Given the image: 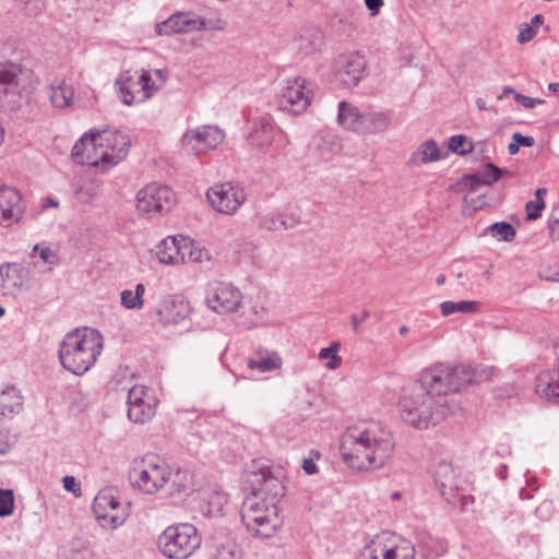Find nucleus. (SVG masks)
Segmentation results:
<instances>
[{"mask_svg": "<svg viewBox=\"0 0 559 559\" xmlns=\"http://www.w3.org/2000/svg\"><path fill=\"white\" fill-rule=\"evenodd\" d=\"M183 140H195L199 143H203L209 148H214L224 140V133L216 127L203 126L187 131L183 135Z\"/></svg>", "mask_w": 559, "mask_h": 559, "instance_id": "obj_22", "label": "nucleus"}, {"mask_svg": "<svg viewBox=\"0 0 559 559\" xmlns=\"http://www.w3.org/2000/svg\"><path fill=\"white\" fill-rule=\"evenodd\" d=\"M479 309L478 301H469V300H461L457 302L454 301H443L440 304V310L442 316L448 317L456 312L463 313H475Z\"/></svg>", "mask_w": 559, "mask_h": 559, "instance_id": "obj_35", "label": "nucleus"}, {"mask_svg": "<svg viewBox=\"0 0 559 559\" xmlns=\"http://www.w3.org/2000/svg\"><path fill=\"white\" fill-rule=\"evenodd\" d=\"M190 312L189 302L180 295L167 296L157 310L159 320L164 324H178Z\"/></svg>", "mask_w": 559, "mask_h": 559, "instance_id": "obj_18", "label": "nucleus"}, {"mask_svg": "<svg viewBox=\"0 0 559 559\" xmlns=\"http://www.w3.org/2000/svg\"><path fill=\"white\" fill-rule=\"evenodd\" d=\"M322 43V33L318 28L306 31L299 36V48L305 52L317 50Z\"/></svg>", "mask_w": 559, "mask_h": 559, "instance_id": "obj_41", "label": "nucleus"}, {"mask_svg": "<svg viewBox=\"0 0 559 559\" xmlns=\"http://www.w3.org/2000/svg\"><path fill=\"white\" fill-rule=\"evenodd\" d=\"M545 207L544 201H528L525 205L526 219L535 221L542 215V211Z\"/></svg>", "mask_w": 559, "mask_h": 559, "instance_id": "obj_50", "label": "nucleus"}, {"mask_svg": "<svg viewBox=\"0 0 559 559\" xmlns=\"http://www.w3.org/2000/svg\"><path fill=\"white\" fill-rule=\"evenodd\" d=\"M514 100L518 104H521L523 107H525L527 109L534 108L537 104H544L545 103L544 99L533 98V97L525 96V95L520 94V93H514Z\"/></svg>", "mask_w": 559, "mask_h": 559, "instance_id": "obj_53", "label": "nucleus"}, {"mask_svg": "<svg viewBox=\"0 0 559 559\" xmlns=\"http://www.w3.org/2000/svg\"><path fill=\"white\" fill-rule=\"evenodd\" d=\"M14 511V495L11 489H0V516H9Z\"/></svg>", "mask_w": 559, "mask_h": 559, "instance_id": "obj_46", "label": "nucleus"}, {"mask_svg": "<svg viewBox=\"0 0 559 559\" xmlns=\"http://www.w3.org/2000/svg\"><path fill=\"white\" fill-rule=\"evenodd\" d=\"M536 36V31L533 28V25L528 23H523L520 25V32L518 35V41L520 44H525L531 41Z\"/></svg>", "mask_w": 559, "mask_h": 559, "instance_id": "obj_52", "label": "nucleus"}, {"mask_svg": "<svg viewBox=\"0 0 559 559\" xmlns=\"http://www.w3.org/2000/svg\"><path fill=\"white\" fill-rule=\"evenodd\" d=\"M549 236L552 240H559V215L554 219H548Z\"/></svg>", "mask_w": 559, "mask_h": 559, "instance_id": "obj_56", "label": "nucleus"}, {"mask_svg": "<svg viewBox=\"0 0 559 559\" xmlns=\"http://www.w3.org/2000/svg\"><path fill=\"white\" fill-rule=\"evenodd\" d=\"M175 204V193L167 186L151 183L136 194V210L142 215L153 216L171 210Z\"/></svg>", "mask_w": 559, "mask_h": 559, "instance_id": "obj_9", "label": "nucleus"}, {"mask_svg": "<svg viewBox=\"0 0 559 559\" xmlns=\"http://www.w3.org/2000/svg\"><path fill=\"white\" fill-rule=\"evenodd\" d=\"M388 549L389 559H415V546L411 540L388 543Z\"/></svg>", "mask_w": 559, "mask_h": 559, "instance_id": "obj_38", "label": "nucleus"}, {"mask_svg": "<svg viewBox=\"0 0 559 559\" xmlns=\"http://www.w3.org/2000/svg\"><path fill=\"white\" fill-rule=\"evenodd\" d=\"M441 158L440 150L433 140H428L419 145L412 155L409 163L413 165L428 164Z\"/></svg>", "mask_w": 559, "mask_h": 559, "instance_id": "obj_31", "label": "nucleus"}, {"mask_svg": "<svg viewBox=\"0 0 559 559\" xmlns=\"http://www.w3.org/2000/svg\"><path fill=\"white\" fill-rule=\"evenodd\" d=\"M388 543L381 536L372 539L361 551L362 559H389Z\"/></svg>", "mask_w": 559, "mask_h": 559, "instance_id": "obj_37", "label": "nucleus"}, {"mask_svg": "<svg viewBox=\"0 0 559 559\" xmlns=\"http://www.w3.org/2000/svg\"><path fill=\"white\" fill-rule=\"evenodd\" d=\"M512 140L515 141L519 146L532 147L535 144V140L533 136L523 135L521 133H513Z\"/></svg>", "mask_w": 559, "mask_h": 559, "instance_id": "obj_55", "label": "nucleus"}, {"mask_svg": "<svg viewBox=\"0 0 559 559\" xmlns=\"http://www.w3.org/2000/svg\"><path fill=\"white\" fill-rule=\"evenodd\" d=\"M22 408V397L14 386H8L0 395V413L2 416H11Z\"/></svg>", "mask_w": 559, "mask_h": 559, "instance_id": "obj_33", "label": "nucleus"}, {"mask_svg": "<svg viewBox=\"0 0 559 559\" xmlns=\"http://www.w3.org/2000/svg\"><path fill=\"white\" fill-rule=\"evenodd\" d=\"M157 248V257L162 263L178 264V236L163 239Z\"/></svg>", "mask_w": 559, "mask_h": 559, "instance_id": "obj_34", "label": "nucleus"}, {"mask_svg": "<svg viewBox=\"0 0 559 559\" xmlns=\"http://www.w3.org/2000/svg\"><path fill=\"white\" fill-rule=\"evenodd\" d=\"M365 3L372 14H377L383 5V0H365Z\"/></svg>", "mask_w": 559, "mask_h": 559, "instance_id": "obj_61", "label": "nucleus"}, {"mask_svg": "<svg viewBox=\"0 0 559 559\" xmlns=\"http://www.w3.org/2000/svg\"><path fill=\"white\" fill-rule=\"evenodd\" d=\"M261 479L263 480V485L255 491L258 493V498L261 499L262 495L270 496L269 501H278V498L285 495V487L283 484L274 477L270 471H261Z\"/></svg>", "mask_w": 559, "mask_h": 559, "instance_id": "obj_27", "label": "nucleus"}, {"mask_svg": "<svg viewBox=\"0 0 559 559\" xmlns=\"http://www.w3.org/2000/svg\"><path fill=\"white\" fill-rule=\"evenodd\" d=\"M413 545L415 555L418 554V559H436L442 552L441 542L425 531L416 533Z\"/></svg>", "mask_w": 559, "mask_h": 559, "instance_id": "obj_21", "label": "nucleus"}, {"mask_svg": "<svg viewBox=\"0 0 559 559\" xmlns=\"http://www.w3.org/2000/svg\"><path fill=\"white\" fill-rule=\"evenodd\" d=\"M249 141L252 145L260 148L271 145L273 141V124L270 117L260 118L254 122V127L249 134Z\"/></svg>", "mask_w": 559, "mask_h": 559, "instance_id": "obj_24", "label": "nucleus"}, {"mask_svg": "<svg viewBox=\"0 0 559 559\" xmlns=\"http://www.w3.org/2000/svg\"><path fill=\"white\" fill-rule=\"evenodd\" d=\"M487 231L498 241H513L516 230L512 224L508 222H497L487 227Z\"/></svg>", "mask_w": 559, "mask_h": 559, "instance_id": "obj_40", "label": "nucleus"}, {"mask_svg": "<svg viewBox=\"0 0 559 559\" xmlns=\"http://www.w3.org/2000/svg\"><path fill=\"white\" fill-rule=\"evenodd\" d=\"M340 348L341 344L338 342H333L330 346L320 349L319 358L328 360L326 368L334 370L341 366L342 358L337 355Z\"/></svg>", "mask_w": 559, "mask_h": 559, "instance_id": "obj_42", "label": "nucleus"}, {"mask_svg": "<svg viewBox=\"0 0 559 559\" xmlns=\"http://www.w3.org/2000/svg\"><path fill=\"white\" fill-rule=\"evenodd\" d=\"M145 286L142 283L136 284L135 290L124 289L120 294L121 305L127 309H141L144 300L143 295Z\"/></svg>", "mask_w": 559, "mask_h": 559, "instance_id": "obj_36", "label": "nucleus"}, {"mask_svg": "<svg viewBox=\"0 0 559 559\" xmlns=\"http://www.w3.org/2000/svg\"><path fill=\"white\" fill-rule=\"evenodd\" d=\"M364 112L350 103L342 100L338 104L337 122L345 129L359 132L360 121H362Z\"/></svg>", "mask_w": 559, "mask_h": 559, "instance_id": "obj_26", "label": "nucleus"}, {"mask_svg": "<svg viewBox=\"0 0 559 559\" xmlns=\"http://www.w3.org/2000/svg\"><path fill=\"white\" fill-rule=\"evenodd\" d=\"M10 449V441L8 437V432L3 429H0V454H4Z\"/></svg>", "mask_w": 559, "mask_h": 559, "instance_id": "obj_59", "label": "nucleus"}, {"mask_svg": "<svg viewBox=\"0 0 559 559\" xmlns=\"http://www.w3.org/2000/svg\"><path fill=\"white\" fill-rule=\"evenodd\" d=\"M260 224L266 230H283L292 228L293 222H282L281 213H266L262 215Z\"/></svg>", "mask_w": 559, "mask_h": 559, "instance_id": "obj_44", "label": "nucleus"}, {"mask_svg": "<svg viewBox=\"0 0 559 559\" xmlns=\"http://www.w3.org/2000/svg\"><path fill=\"white\" fill-rule=\"evenodd\" d=\"M495 370L491 367L484 368L478 373L469 366L436 364L423 371L419 383L424 389L436 392L437 396L445 397L448 394L456 393L466 388L474 380L485 379L489 381L493 377Z\"/></svg>", "mask_w": 559, "mask_h": 559, "instance_id": "obj_3", "label": "nucleus"}, {"mask_svg": "<svg viewBox=\"0 0 559 559\" xmlns=\"http://www.w3.org/2000/svg\"><path fill=\"white\" fill-rule=\"evenodd\" d=\"M453 468L450 463L441 462L438 464L435 472V483L441 488V495L444 496L447 488H452L453 481Z\"/></svg>", "mask_w": 559, "mask_h": 559, "instance_id": "obj_39", "label": "nucleus"}, {"mask_svg": "<svg viewBox=\"0 0 559 559\" xmlns=\"http://www.w3.org/2000/svg\"><path fill=\"white\" fill-rule=\"evenodd\" d=\"M110 135H115V143L112 144V148L117 150L120 156L126 155L131 144L129 136L120 131L110 133Z\"/></svg>", "mask_w": 559, "mask_h": 559, "instance_id": "obj_48", "label": "nucleus"}, {"mask_svg": "<svg viewBox=\"0 0 559 559\" xmlns=\"http://www.w3.org/2000/svg\"><path fill=\"white\" fill-rule=\"evenodd\" d=\"M281 218H282V222H286V223L293 222L292 228L297 226L300 223L299 217L297 215H295L294 213L283 212V213H281Z\"/></svg>", "mask_w": 559, "mask_h": 559, "instance_id": "obj_60", "label": "nucleus"}, {"mask_svg": "<svg viewBox=\"0 0 559 559\" xmlns=\"http://www.w3.org/2000/svg\"><path fill=\"white\" fill-rule=\"evenodd\" d=\"M62 483H63V488L69 492H73L76 495L78 492L81 491V486L76 481L74 476H69V475L64 476L62 479Z\"/></svg>", "mask_w": 559, "mask_h": 559, "instance_id": "obj_54", "label": "nucleus"}, {"mask_svg": "<svg viewBox=\"0 0 559 559\" xmlns=\"http://www.w3.org/2000/svg\"><path fill=\"white\" fill-rule=\"evenodd\" d=\"M366 60L359 53L341 56L335 63V79L344 87L356 86L364 76Z\"/></svg>", "mask_w": 559, "mask_h": 559, "instance_id": "obj_16", "label": "nucleus"}, {"mask_svg": "<svg viewBox=\"0 0 559 559\" xmlns=\"http://www.w3.org/2000/svg\"><path fill=\"white\" fill-rule=\"evenodd\" d=\"M449 150L459 155H465L473 150V144L467 143L464 134H456L449 139Z\"/></svg>", "mask_w": 559, "mask_h": 559, "instance_id": "obj_45", "label": "nucleus"}, {"mask_svg": "<svg viewBox=\"0 0 559 559\" xmlns=\"http://www.w3.org/2000/svg\"><path fill=\"white\" fill-rule=\"evenodd\" d=\"M301 466L305 473L308 475H313L318 472L317 464L312 459H304Z\"/></svg>", "mask_w": 559, "mask_h": 559, "instance_id": "obj_58", "label": "nucleus"}, {"mask_svg": "<svg viewBox=\"0 0 559 559\" xmlns=\"http://www.w3.org/2000/svg\"><path fill=\"white\" fill-rule=\"evenodd\" d=\"M507 170L499 168L492 163H487L483 168L474 174L463 177L464 185L471 192L477 191L481 186H490L501 178Z\"/></svg>", "mask_w": 559, "mask_h": 559, "instance_id": "obj_19", "label": "nucleus"}, {"mask_svg": "<svg viewBox=\"0 0 559 559\" xmlns=\"http://www.w3.org/2000/svg\"><path fill=\"white\" fill-rule=\"evenodd\" d=\"M178 264L186 262H201L207 257V251L195 249L193 241L187 237L178 236Z\"/></svg>", "mask_w": 559, "mask_h": 559, "instance_id": "obj_30", "label": "nucleus"}, {"mask_svg": "<svg viewBox=\"0 0 559 559\" xmlns=\"http://www.w3.org/2000/svg\"><path fill=\"white\" fill-rule=\"evenodd\" d=\"M25 76L15 63L0 64V108L14 111L22 105L25 93Z\"/></svg>", "mask_w": 559, "mask_h": 559, "instance_id": "obj_8", "label": "nucleus"}, {"mask_svg": "<svg viewBox=\"0 0 559 559\" xmlns=\"http://www.w3.org/2000/svg\"><path fill=\"white\" fill-rule=\"evenodd\" d=\"M312 92L310 91L306 79L300 76L288 79L285 86L278 94L277 103L281 110L299 115L310 105Z\"/></svg>", "mask_w": 559, "mask_h": 559, "instance_id": "obj_10", "label": "nucleus"}, {"mask_svg": "<svg viewBox=\"0 0 559 559\" xmlns=\"http://www.w3.org/2000/svg\"><path fill=\"white\" fill-rule=\"evenodd\" d=\"M390 126V117L385 112H364L362 121H360L359 132L361 133H380Z\"/></svg>", "mask_w": 559, "mask_h": 559, "instance_id": "obj_28", "label": "nucleus"}, {"mask_svg": "<svg viewBox=\"0 0 559 559\" xmlns=\"http://www.w3.org/2000/svg\"><path fill=\"white\" fill-rule=\"evenodd\" d=\"M206 20L193 12H177L162 23L155 25L159 36H169L179 33H189L206 29Z\"/></svg>", "mask_w": 559, "mask_h": 559, "instance_id": "obj_15", "label": "nucleus"}, {"mask_svg": "<svg viewBox=\"0 0 559 559\" xmlns=\"http://www.w3.org/2000/svg\"><path fill=\"white\" fill-rule=\"evenodd\" d=\"M39 257L46 263H49V264L56 263V254L48 247H44L43 249H40Z\"/></svg>", "mask_w": 559, "mask_h": 559, "instance_id": "obj_57", "label": "nucleus"}, {"mask_svg": "<svg viewBox=\"0 0 559 559\" xmlns=\"http://www.w3.org/2000/svg\"><path fill=\"white\" fill-rule=\"evenodd\" d=\"M201 545L198 530L189 523L168 526L157 539L159 551L170 559H186Z\"/></svg>", "mask_w": 559, "mask_h": 559, "instance_id": "obj_6", "label": "nucleus"}, {"mask_svg": "<svg viewBox=\"0 0 559 559\" xmlns=\"http://www.w3.org/2000/svg\"><path fill=\"white\" fill-rule=\"evenodd\" d=\"M25 210L21 193L11 187L0 186V226L17 223Z\"/></svg>", "mask_w": 559, "mask_h": 559, "instance_id": "obj_17", "label": "nucleus"}, {"mask_svg": "<svg viewBox=\"0 0 559 559\" xmlns=\"http://www.w3.org/2000/svg\"><path fill=\"white\" fill-rule=\"evenodd\" d=\"M103 335L95 329H75L59 347V359L70 372L81 376L97 360L103 349Z\"/></svg>", "mask_w": 559, "mask_h": 559, "instance_id": "obj_2", "label": "nucleus"}, {"mask_svg": "<svg viewBox=\"0 0 559 559\" xmlns=\"http://www.w3.org/2000/svg\"><path fill=\"white\" fill-rule=\"evenodd\" d=\"M519 150H520V146H519V144L515 141H513L512 143H510L508 145V152H509L510 155L518 154Z\"/></svg>", "mask_w": 559, "mask_h": 559, "instance_id": "obj_64", "label": "nucleus"}, {"mask_svg": "<svg viewBox=\"0 0 559 559\" xmlns=\"http://www.w3.org/2000/svg\"><path fill=\"white\" fill-rule=\"evenodd\" d=\"M157 401L154 396H148L146 403L128 407V417L135 424H144L151 420L156 413Z\"/></svg>", "mask_w": 559, "mask_h": 559, "instance_id": "obj_32", "label": "nucleus"}, {"mask_svg": "<svg viewBox=\"0 0 559 559\" xmlns=\"http://www.w3.org/2000/svg\"><path fill=\"white\" fill-rule=\"evenodd\" d=\"M206 305L218 313H228L238 309L241 293L230 283L213 282L206 288Z\"/></svg>", "mask_w": 559, "mask_h": 559, "instance_id": "obj_12", "label": "nucleus"}, {"mask_svg": "<svg viewBox=\"0 0 559 559\" xmlns=\"http://www.w3.org/2000/svg\"><path fill=\"white\" fill-rule=\"evenodd\" d=\"M74 96V90L64 80H56L50 85L49 98L55 107L64 108L70 106Z\"/></svg>", "mask_w": 559, "mask_h": 559, "instance_id": "obj_29", "label": "nucleus"}, {"mask_svg": "<svg viewBox=\"0 0 559 559\" xmlns=\"http://www.w3.org/2000/svg\"><path fill=\"white\" fill-rule=\"evenodd\" d=\"M214 559H240V555L235 545H222Z\"/></svg>", "mask_w": 559, "mask_h": 559, "instance_id": "obj_51", "label": "nucleus"}, {"mask_svg": "<svg viewBox=\"0 0 559 559\" xmlns=\"http://www.w3.org/2000/svg\"><path fill=\"white\" fill-rule=\"evenodd\" d=\"M282 366V358L276 352L260 348L249 359V367L260 372L276 370Z\"/></svg>", "mask_w": 559, "mask_h": 559, "instance_id": "obj_25", "label": "nucleus"}, {"mask_svg": "<svg viewBox=\"0 0 559 559\" xmlns=\"http://www.w3.org/2000/svg\"><path fill=\"white\" fill-rule=\"evenodd\" d=\"M168 465L156 456H146L130 471L129 478L133 486L145 493H154L169 479Z\"/></svg>", "mask_w": 559, "mask_h": 559, "instance_id": "obj_7", "label": "nucleus"}, {"mask_svg": "<svg viewBox=\"0 0 559 559\" xmlns=\"http://www.w3.org/2000/svg\"><path fill=\"white\" fill-rule=\"evenodd\" d=\"M98 139L103 140V134L98 131H91L90 134L83 135L72 147L71 156L73 160L80 165L97 166L98 162L91 156H85V152L90 146L92 150H96L98 144L102 145Z\"/></svg>", "mask_w": 559, "mask_h": 559, "instance_id": "obj_20", "label": "nucleus"}, {"mask_svg": "<svg viewBox=\"0 0 559 559\" xmlns=\"http://www.w3.org/2000/svg\"><path fill=\"white\" fill-rule=\"evenodd\" d=\"M206 24H207V27L206 28H211V29H218V31H222L224 29L225 25L222 21H216V22H213V21H206Z\"/></svg>", "mask_w": 559, "mask_h": 559, "instance_id": "obj_63", "label": "nucleus"}, {"mask_svg": "<svg viewBox=\"0 0 559 559\" xmlns=\"http://www.w3.org/2000/svg\"><path fill=\"white\" fill-rule=\"evenodd\" d=\"M152 396L142 385H134L128 392V407H133L134 405H142V403H146L147 397Z\"/></svg>", "mask_w": 559, "mask_h": 559, "instance_id": "obj_47", "label": "nucleus"}, {"mask_svg": "<svg viewBox=\"0 0 559 559\" xmlns=\"http://www.w3.org/2000/svg\"><path fill=\"white\" fill-rule=\"evenodd\" d=\"M27 280V272L17 264L5 263L0 265V289L21 288Z\"/></svg>", "mask_w": 559, "mask_h": 559, "instance_id": "obj_23", "label": "nucleus"}, {"mask_svg": "<svg viewBox=\"0 0 559 559\" xmlns=\"http://www.w3.org/2000/svg\"><path fill=\"white\" fill-rule=\"evenodd\" d=\"M544 23V16L542 14H536L532 17L530 25H533V28L536 31Z\"/></svg>", "mask_w": 559, "mask_h": 559, "instance_id": "obj_62", "label": "nucleus"}, {"mask_svg": "<svg viewBox=\"0 0 559 559\" xmlns=\"http://www.w3.org/2000/svg\"><path fill=\"white\" fill-rule=\"evenodd\" d=\"M340 451L344 462L353 469H379L393 456L391 432L379 421L361 423L344 433Z\"/></svg>", "mask_w": 559, "mask_h": 559, "instance_id": "obj_1", "label": "nucleus"}, {"mask_svg": "<svg viewBox=\"0 0 559 559\" xmlns=\"http://www.w3.org/2000/svg\"><path fill=\"white\" fill-rule=\"evenodd\" d=\"M73 190L76 199L82 203L91 202L100 192L98 185L94 182H88L81 186L73 183Z\"/></svg>", "mask_w": 559, "mask_h": 559, "instance_id": "obj_43", "label": "nucleus"}, {"mask_svg": "<svg viewBox=\"0 0 559 559\" xmlns=\"http://www.w3.org/2000/svg\"><path fill=\"white\" fill-rule=\"evenodd\" d=\"M29 16H37L43 11V4L39 0H15Z\"/></svg>", "mask_w": 559, "mask_h": 559, "instance_id": "obj_49", "label": "nucleus"}, {"mask_svg": "<svg viewBox=\"0 0 559 559\" xmlns=\"http://www.w3.org/2000/svg\"><path fill=\"white\" fill-rule=\"evenodd\" d=\"M206 197L216 211L227 215L234 214L246 200L243 189L231 182L215 185L207 190Z\"/></svg>", "mask_w": 559, "mask_h": 559, "instance_id": "obj_13", "label": "nucleus"}, {"mask_svg": "<svg viewBox=\"0 0 559 559\" xmlns=\"http://www.w3.org/2000/svg\"><path fill=\"white\" fill-rule=\"evenodd\" d=\"M241 521L253 536L261 538L272 537L284 522L276 501L259 499L258 493L243 501Z\"/></svg>", "mask_w": 559, "mask_h": 559, "instance_id": "obj_5", "label": "nucleus"}, {"mask_svg": "<svg viewBox=\"0 0 559 559\" xmlns=\"http://www.w3.org/2000/svg\"><path fill=\"white\" fill-rule=\"evenodd\" d=\"M119 500L115 496L112 487L102 489L94 498L92 510L98 521H104L103 526L117 528L126 521L124 514H111L110 511L117 510Z\"/></svg>", "mask_w": 559, "mask_h": 559, "instance_id": "obj_14", "label": "nucleus"}, {"mask_svg": "<svg viewBox=\"0 0 559 559\" xmlns=\"http://www.w3.org/2000/svg\"><path fill=\"white\" fill-rule=\"evenodd\" d=\"M121 100L126 105H133L150 98L153 91L158 87L152 82L147 71H142L138 79L133 78L129 71L120 75L116 81Z\"/></svg>", "mask_w": 559, "mask_h": 559, "instance_id": "obj_11", "label": "nucleus"}, {"mask_svg": "<svg viewBox=\"0 0 559 559\" xmlns=\"http://www.w3.org/2000/svg\"><path fill=\"white\" fill-rule=\"evenodd\" d=\"M400 406L403 420L417 429L436 426L456 408V405L450 404L447 397H439L436 392L424 389L421 383L420 392L403 396Z\"/></svg>", "mask_w": 559, "mask_h": 559, "instance_id": "obj_4", "label": "nucleus"}]
</instances>
